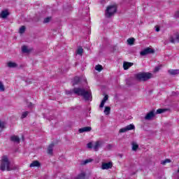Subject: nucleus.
<instances>
[{"label":"nucleus","instance_id":"nucleus-1","mask_svg":"<svg viewBox=\"0 0 179 179\" xmlns=\"http://www.w3.org/2000/svg\"><path fill=\"white\" fill-rule=\"evenodd\" d=\"M72 93L77 96H82L86 101L92 100V90H86L85 88L75 87L73 90L66 91V94H72Z\"/></svg>","mask_w":179,"mask_h":179},{"label":"nucleus","instance_id":"nucleus-2","mask_svg":"<svg viewBox=\"0 0 179 179\" xmlns=\"http://www.w3.org/2000/svg\"><path fill=\"white\" fill-rule=\"evenodd\" d=\"M0 169L1 171H5V170H7V171H12V170H16V167L10 164L9 159H8V157L6 156H3L2 157Z\"/></svg>","mask_w":179,"mask_h":179},{"label":"nucleus","instance_id":"nucleus-3","mask_svg":"<svg viewBox=\"0 0 179 179\" xmlns=\"http://www.w3.org/2000/svg\"><path fill=\"white\" fill-rule=\"evenodd\" d=\"M153 75L151 73L140 72L135 75V78L137 80L140 82H146L149 79H152Z\"/></svg>","mask_w":179,"mask_h":179},{"label":"nucleus","instance_id":"nucleus-4","mask_svg":"<svg viewBox=\"0 0 179 179\" xmlns=\"http://www.w3.org/2000/svg\"><path fill=\"white\" fill-rule=\"evenodd\" d=\"M117 12V7L115 6H109L107 7L105 12L106 17L110 18L111 16H114V14Z\"/></svg>","mask_w":179,"mask_h":179},{"label":"nucleus","instance_id":"nucleus-5","mask_svg":"<svg viewBox=\"0 0 179 179\" xmlns=\"http://www.w3.org/2000/svg\"><path fill=\"white\" fill-rule=\"evenodd\" d=\"M132 129H135V125L134 124H129L125 127H123L119 130L120 134H124L127 132V131H132Z\"/></svg>","mask_w":179,"mask_h":179},{"label":"nucleus","instance_id":"nucleus-6","mask_svg":"<svg viewBox=\"0 0 179 179\" xmlns=\"http://www.w3.org/2000/svg\"><path fill=\"white\" fill-rule=\"evenodd\" d=\"M148 54H155V50L150 48H147L140 52V55H142L143 57H144V55H148Z\"/></svg>","mask_w":179,"mask_h":179},{"label":"nucleus","instance_id":"nucleus-7","mask_svg":"<svg viewBox=\"0 0 179 179\" xmlns=\"http://www.w3.org/2000/svg\"><path fill=\"white\" fill-rule=\"evenodd\" d=\"M170 42L172 43H179V32H176L170 37Z\"/></svg>","mask_w":179,"mask_h":179},{"label":"nucleus","instance_id":"nucleus-8","mask_svg":"<svg viewBox=\"0 0 179 179\" xmlns=\"http://www.w3.org/2000/svg\"><path fill=\"white\" fill-rule=\"evenodd\" d=\"M113 167V162H109L108 163L103 162L101 165L102 170H108V169H111Z\"/></svg>","mask_w":179,"mask_h":179},{"label":"nucleus","instance_id":"nucleus-9","mask_svg":"<svg viewBox=\"0 0 179 179\" xmlns=\"http://www.w3.org/2000/svg\"><path fill=\"white\" fill-rule=\"evenodd\" d=\"M155 117V111L151 110L150 113H147V115L145 116V120H147L148 121H150L152 118Z\"/></svg>","mask_w":179,"mask_h":179},{"label":"nucleus","instance_id":"nucleus-10","mask_svg":"<svg viewBox=\"0 0 179 179\" xmlns=\"http://www.w3.org/2000/svg\"><path fill=\"white\" fill-rule=\"evenodd\" d=\"M92 131V127H85L78 129V132L80 134H83V132H90Z\"/></svg>","mask_w":179,"mask_h":179},{"label":"nucleus","instance_id":"nucleus-11","mask_svg":"<svg viewBox=\"0 0 179 179\" xmlns=\"http://www.w3.org/2000/svg\"><path fill=\"white\" fill-rule=\"evenodd\" d=\"M10 141H11V142H14L15 143H20V138H19L17 136H12L10 138Z\"/></svg>","mask_w":179,"mask_h":179},{"label":"nucleus","instance_id":"nucleus-12","mask_svg":"<svg viewBox=\"0 0 179 179\" xmlns=\"http://www.w3.org/2000/svg\"><path fill=\"white\" fill-rule=\"evenodd\" d=\"M54 146H55L54 143H51L50 145H49V146L48 147V155H52L54 151Z\"/></svg>","mask_w":179,"mask_h":179},{"label":"nucleus","instance_id":"nucleus-13","mask_svg":"<svg viewBox=\"0 0 179 179\" xmlns=\"http://www.w3.org/2000/svg\"><path fill=\"white\" fill-rule=\"evenodd\" d=\"M8 16H9V12H8V10H4L1 11L0 17H1L2 19H6Z\"/></svg>","mask_w":179,"mask_h":179},{"label":"nucleus","instance_id":"nucleus-14","mask_svg":"<svg viewBox=\"0 0 179 179\" xmlns=\"http://www.w3.org/2000/svg\"><path fill=\"white\" fill-rule=\"evenodd\" d=\"M132 65H134V63L124 62L123 63V68H124V71H127V69H129V68H131V66H132Z\"/></svg>","mask_w":179,"mask_h":179},{"label":"nucleus","instance_id":"nucleus-15","mask_svg":"<svg viewBox=\"0 0 179 179\" xmlns=\"http://www.w3.org/2000/svg\"><path fill=\"white\" fill-rule=\"evenodd\" d=\"M73 86H76V85H80V78L79 77H75L72 81Z\"/></svg>","mask_w":179,"mask_h":179},{"label":"nucleus","instance_id":"nucleus-16","mask_svg":"<svg viewBox=\"0 0 179 179\" xmlns=\"http://www.w3.org/2000/svg\"><path fill=\"white\" fill-rule=\"evenodd\" d=\"M100 146H101V141H96L95 143V145L93 146L94 150H95V152H97V150H99V148H100Z\"/></svg>","mask_w":179,"mask_h":179},{"label":"nucleus","instance_id":"nucleus-17","mask_svg":"<svg viewBox=\"0 0 179 179\" xmlns=\"http://www.w3.org/2000/svg\"><path fill=\"white\" fill-rule=\"evenodd\" d=\"M168 72L170 73V75H178L179 69H170L168 71Z\"/></svg>","mask_w":179,"mask_h":179},{"label":"nucleus","instance_id":"nucleus-18","mask_svg":"<svg viewBox=\"0 0 179 179\" xmlns=\"http://www.w3.org/2000/svg\"><path fill=\"white\" fill-rule=\"evenodd\" d=\"M75 179H86V173L82 172L81 173H79Z\"/></svg>","mask_w":179,"mask_h":179},{"label":"nucleus","instance_id":"nucleus-19","mask_svg":"<svg viewBox=\"0 0 179 179\" xmlns=\"http://www.w3.org/2000/svg\"><path fill=\"white\" fill-rule=\"evenodd\" d=\"M7 66L8 68H17V64L13 62H9L7 64Z\"/></svg>","mask_w":179,"mask_h":179},{"label":"nucleus","instance_id":"nucleus-20","mask_svg":"<svg viewBox=\"0 0 179 179\" xmlns=\"http://www.w3.org/2000/svg\"><path fill=\"white\" fill-rule=\"evenodd\" d=\"M41 164L38 161H34L30 165L29 167H40Z\"/></svg>","mask_w":179,"mask_h":179},{"label":"nucleus","instance_id":"nucleus-21","mask_svg":"<svg viewBox=\"0 0 179 179\" xmlns=\"http://www.w3.org/2000/svg\"><path fill=\"white\" fill-rule=\"evenodd\" d=\"M76 54H78V55H80V57L83 55V48L81 46L78 47V50H76Z\"/></svg>","mask_w":179,"mask_h":179},{"label":"nucleus","instance_id":"nucleus-22","mask_svg":"<svg viewBox=\"0 0 179 179\" xmlns=\"http://www.w3.org/2000/svg\"><path fill=\"white\" fill-rule=\"evenodd\" d=\"M110 111H111V108H110V106H106L104 110L106 115H108V114H110Z\"/></svg>","mask_w":179,"mask_h":179},{"label":"nucleus","instance_id":"nucleus-23","mask_svg":"<svg viewBox=\"0 0 179 179\" xmlns=\"http://www.w3.org/2000/svg\"><path fill=\"white\" fill-rule=\"evenodd\" d=\"M29 114H30V112L29 111L23 112L21 115V120H24V118H26V117H27Z\"/></svg>","mask_w":179,"mask_h":179},{"label":"nucleus","instance_id":"nucleus-24","mask_svg":"<svg viewBox=\"0 0 179 179\" xmlns=\"http://www.w3.org/2000/svg\"><path fill=\"white\" fill-rule=\"evenodd\" d=\"M92 162H93V159H85L81 162V164L82 166H85V164H87V163H92Z\"/></svg>","mask_w":179,"mask_h":179},{"label":"nucleus","instance_id":"nucleus-25","mask_svg":"<svg viewBox=\"0 0 179 179\" xmlns=\"http://www.w3.org/2000/svg\"><path fill=\"white\" fill-rule=\"evenodd\" d=\"M22 51L24 53L30 52V50H29V48H27V46H26V45L22 46Z\"/></svg>","mask_w":179,"mask_h":179},{"label":"nucleus","instance_id":"nucleus-26","mask_svg":"<svg viewBox=\"0 0 179 179\" xmlns=\"http://www.w3.org/2000/svg\"><path fill=\"white\" fill-rule=\"evenodd\" d=\"M96 71H98V72H101L103 71V66L98 64L95 66Z\"/></svg>","mask_w":179,"mask_h":179},{"label":"nucleus","instance_id":"nucleus-27","mask_svg":"<svg viewBox=\"0 0 179 179\" xmlns=\"http://www.w3.org/2000/svg\"><path fill=\"white\" fill-rule=\"evenodd\" d=\"M127 43H128V44H129V45H132V44H134V43H135V38H130L127 39Z\"/></svg>","mask_w":179,"mask_h":179},{"label":"nucleus","instance_id":"nucleus-28","mask_svg":"<svg viewBox=\"0 0 179 179\" xmlns=\"http://www.w3.org/2000/svg\"><path fill=\"white\" fill-rule=\"evenodd\" d=\"M139 148V145L136 144V143H132V150H138V148Z\"/></svg>","mask_w":179,"mask_h":179},{"label":"nucleus","instance_id":"nucleus-29","mask_svg":"<svg viewBox=\"0 0 179 179\" xmlns=\"http://www.w3.org/2000/svg\"><path fill=\"white\" fill-rule=\"evenodd\" d=\"M167 163H171V160L170 159H166L165 160L161 162V164H163V166H164V164Z\"/></svg>","mask_w":179,"mask_h":179},{"label":"nucleus","instance_id":"nucleus-30","mask_svg":"<svg viewBox=\"0 0 179 179\" xmlns=\"http://www.w3.org/2000/svg\"><path fill=\"white\" fill-rule=\"evenodd\" d=\"M5 91V85H3V83L0 81V92H4Z\"/></svg>","mask_w":179,"mask_h":179},{"label":"nucleus","instance_id":"nucleus-31","mask_svg":"<svg viewBox=\"0 0 179 179\" xmlns=\"http://www.w3.org/2000/svg\"><path fill=\"white\" fill-rule=\"evenodd\" d=\"M25 31H26V27L22 26V27L20 28V33L21 34H23V33H24Z\"/></svg>","mask_w":179,"mask_h":179},{"label":"nucleus","instance_id":"nucleus-32","mask_svg":"<svg viewBox=\"0 0 179 179\" xmlns=\"http://www.w3.org/2000/svg\"><path fill=\"white\" fill-rule=\"evenodd\" d=\"M166 111V109L159 108L157 110V114H162Z\"/></svg>","mask_w":179,"mask_h":179},{"label":"nucleus","instance_id":"nucleus-33","mask_svg":"<svg viewBox=\"0 0 179 179\" xmlns=\"http://www.w3.org/2000/svg\"><path fill=\"white\" fill-rule=\"evenodd\" d=\"M50 20H51V17H48L44 19L43 23H50Z\"/></svg>","mask_w":179,"mask_h":179},{"label":"nucleus","instance_id":"nucleus-34","mask_svg":"<svg viewBox=\"0 0 179 179\" xmlns=\"http://www.w3.org/2000/svg\"><path fill=\"white\" fill-rule=\"evenodd\" d=\"M87 148H88V149H92V148H93V144L92 143H88L87 144Z\"/></svg>","mask_w":179,"mask_h":179},{"label":"nucleus","instance_id":"nucleus-35","mask_svg":"<svg viewBox=\"0 0 179 179\" xmlns=\"http://www.w3.org/2000/svg\"><path fill=\"white\" fill-rule=\"evenodd\" d=\"M108 100V95H106V96L103 97L102 101H103L104 103H106V101H107Z\"/></svg>","mask_w":179,"mask_h":179},{"label":"nucleus","instance_id":"nucleus-36","mask_svg":"<svg viewBox=\"0 0 179 179\" xmlns=\"http://www.w3.org/2000/svg\"><path fill=\"white\" fill-rule=\"evenodd\" d=\"M112 148L113 145L111 144L108 145L106 147L107 150H111Z\"/></svg>","mask_w":179,"mask_h":179},{"label":"nucleus","instance_id":"nucleus-37","mask_svg":"<svg viewBox=\"0 0 179 179\" xmlns=\"http://www.w3.org/2000/svg\"><path fill=\"white\" fill-rule=\"evenodd\" d=\"M105 103L106 102L101 101V104L99 105L100 108H103V107H104Z\"/></svg>","mask_w":179,"mask_h":179},{"label":"nucleus","instance_id":"nucleus-38","mask_svg":"<svg viewBox=\"0 0 179 179\" xmlns=\"http://www.w3.org/2000/svg\"><path fill=\"white\" fill-rule=\"evenodd\" d=\"M159 70H160V68L159 66H157L155 68L154 72H159Z\"/></svg>","mask_w":179,"mask_h":179},{"label":"nucleus","instance_id":"nucleus-39","mask_svg":"<svg viewBox=\"0 0 179 179\" xmlns=\"http://www.w3.org/2000/svg\"><path fill=\"white\" fill-rule=\"evenodd\" d=\"M175 17H179V11H177V12L175 13Z\"/></svg>","mask_w":179,"mask_h":179},{"label":"nucleus","instance_id":"nucleus-40","mask_svg":"<svg viewBox=\"0 0 179 179\" xmlns=\"http://www.w3.org/2000/svg\"><path fill=\"white\" fill-rule=\"evenodd\" d=\"M155 31H160V28L159 27H157L155 29Z\"/></svg>","mask_w":179,"mask_h":179},{"label":"nucleus","instance_id":"nucleus-41","mask_svg":"<svg viewBox=\"0 0 179 179\" xmlns=\"http://www.w3.org/2000/svg\"><path fill=\"white\" fill-rule=\"evenodd\" d=\"M101 3L104 4L106 3V0H100Z\"/></svg>","mask_w":179,"mask_h":179},{"label":"nucleus","instance_id":"nucleus-42","mask_svg":"<svg viewBox=\"0 0 179 179\" xmlns=\"http://www.w3.org/2000/svg\"><path fill=\"white\" fill-rule=\"evenodd\" d=\"M117 156H118L119 157H120L121 159H122V154H118Z\"/></svg>","mask_w":179,"mask_h":179},{"label":"nucleus","instance_id":"nucleus-43","mask_svg":"<svg viewBox=\"0 0 179 179\" xmlns=\"http://www.w3.org/2000/svg\"><path fill=\"white\" fill-rule=\"evenodd\" d=\"M0 128H3V125L2 124V122H0Z\"/></svg>","mask_w":179,"mask_h":179},{"label":"nucleus","instance_id":"nucleus-44","mask_svg":"<svg viewBox=\"0 0 179 179\" xmlns=\"http://www.w3.org/2000/svg\"><path fill=\"white\" fill-rule=\"evenodd\" d=\"M31 106H33L32 103H29V104L28 105V107H31Z\"/></svg>","mask_w":179,"mask_h":179},{"label":"nucleus","instance_id":"nucleus-45","mask_svg":"<svg viewBox=\"0 0 179 179\" xmlns=\"http://www.w3.org/2000/svg\"><path fill=\"white\" fill-rule=\"evenodd\" d=\"M178 173H179V168H178Z\"/></svg>","mask_w":179,"mask_h":179},{"label":"nucleus","instance_id":"nucleus-46","mask_svg":"<svg viewBox=\"0 0 179 179\" xmlns=\"http://www.w3.org/2000/svg\"><path fill=\"white\" fill-rule=\"evenodd\" d=\"M86 15H88V14H87V12H86Z\"/></svg>","mask_w":179,"mask_h":179}]
</instances>
